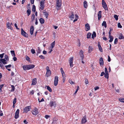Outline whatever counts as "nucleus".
Returning a JSON list of instances; mask_svg holds the SVG:
<instances>
[{
	"label": "nucleus",
	"instance_id": "31",
	"mask_svg": "<svg viewBox=\"0 0 124 124\" xmlns=\"http://www.w3.org/2000/svg\"><path fill=\"white\" fill-rule=\"evenodd\" d=\"M109 37L110 39L109 41V42H112L113 40V37L111 35H109Z\"/></svg>",
	"mask_w": 124,
	"mask_h": 124
},
{
	"label": "nucleus",
	"instance_id": "17",
	"mask_svg": "<svg viewBox=\"0 0 124 124\" xmlns=\"http://www.w3.org/2000/svg\"><path fill=\"white\" fill-rule=\"evenodd\" d=\"M87 120L86 119L85 116L83 117L81 120V123L84 124L86 122Z\"/></svg>",
	"mask_w": 124,
	"mask_h": 124
},
{
	"label": "nucleus",
	"instance_id": "40",
	"mask_svg": "<svg viewBox=\"0 0 124 124\" xmlns=\"http://www.w3.org/2000/svg\"><path fill=\"white\" fill-rule=\"evenodd\" d=\"M36 8L35 6V5H33L32 7V11L34 12L35 11Z\"/></svg>",
	"mask_w": 124,
	"mask_h": 124
},
{
	"label": "nucleus",
	"instance_id": "54",
	"mask_svg": "<svg viewBox=\"0 0 124 124\" xmlns=\"http://www.w3.org/2000/svg\"><path fill=\"white\" fill-rule=\"evenodd\" d=\"M79 86H78L77 89L74 93V94H75L77 93V92L78 90L79 89Z\"/></svg>",
	"mask_w": 124,
	"mask_h": 124
},
{
	"label": "nucleus",
	"instance_id": "44",
	"mask_svg": "<svg viewBox=\"0 0 124 124\" xmlns=\"http://www.w3.org/2000/svg\"><path fill=\"white\" fill-rule=\"evenodd\" d=\"M44 15L47 18L48 16V14L47 12H45L44 13Z\"/></svg>",
	"mask_w": 124,
	"mask_h": 124
},
{
	"label": "nucleus",
	"instance_id": "19",
	"mask_svg": "<svg viewBox=\"0 0 124 124\" xmlns=\"http://www.w3.org/2000/svg\"><path fill=\"white\" fill-rule=\"evenodd\" d=\"M32 85H36L37 83L36 79L35 78L33 79L32 81Z\"/></svg>",
	"mask_w": 124,
	"mask_h": 124
},
{
	"label": "nucleus",
	"instance_id": "14",
	"mask_svg": "<svg viewBox=\"0 0 124 124\" xmlns=\"http://www.w3.org/2000/svg\"><path fill=\"white\" fill-rule=\"evenodd\" d=\"M7 26L8 29H10L11 30H13L12 28L11 25L8 22L7 23Z\"/></svg>",
	"mask_w": 124,
	"mask_h": 124
},
{
	"label": "nucleus",
	"instance_id": "25",
	"mask_svg": "<svg viewBox=\"0 0 124 124\" xmlns=\"http://www.w3.org/2000/svg\"><path fill=\"white\" fill-rule=\"evenodd\" d=\"M101 11H99L98 12V19L99 20V19L101 18Z\"/></svg>",
	"mask_w": 124,
	"mask_h": 124
},
{
	"label": "nucleus",
	"instance_id": "47",
	"mask_svg": "<svg viewBox=\"0 0 124 124\" xmlns=\"http://www.w3.org/2000/svg\"><path fill=\"white\" fill-rule=\"evenodd\" d=\"M16 98H15L14 99L13 101V105H14L16 103Z\"/></svg>",
	"mask_w": 124,
	"mask_h": 124
},
{
	"label": "nucleus",
	"instance_id": "12",
	"mask_svg": "<svg viewBox=\"0 0 124 124\" xmlns=\"http://www.w3.org/2000/svg\"><path fill=\"white\" fill-rule=\"evenodd\" d=\"M19 109H17L16 111L15 116V118L16 119H17L19 117Z\"/></svg>",
	"mask_w": 124,
	"mask_h": 124
},
{
	"label": "nucleus",
	"instance_id": "48",
	"mask_svg": "<svg viewBox=\"0 0 124 124\" xmlns=\"http://www.w3.org/2000/svg\"><path fill=\"white\" fill-rule=\"evenodd\" d=\"M31 53L33 54H35V50L33 49H31Z\"/></svg>",
	"mask_w": 124,
	"mask_h": 124
},
{
	"label": "nucleus",
	"instance_id": "61",
	"mask_svg": "<svg viewBox=\"0 0 124 124\" xmlns=\"http://www.w3.org/2000/svg\"><path fill=\"white\" fill-rule=\"evenodd\" d=\"M62 77H63V78H65V77H66V76H65V73L64 74H62Z\"/></svg>",
	"mask_w": 124,
	"mask_h": 124
},
{
	"label": "nucleus",
	"instance_id": "28",
	"mask_svg": "<svg viewBox=\"0 0 124 124\" xmlns=\"http://www.w3.org/2000/svg\"><path fill=\"white\" fill-rule=\"evenodd\" d=\"M118 38L120 39H124V37L123 36L122 34H120L119 35Z\"/></svg>",
	"mask_w": 124,
	"mask_h": 124
},
{
	"label": "nucleus",
	"instance_id": "37",
	"mask_svg": "<svg viewBox=\"0 0 124 124\" xmlns=\"http://www.w3.org/2000/svg\"><path fill=\"white\" fill-rule=\"evenodd\" d=\"M104 77L105 78L108 79V73H106L104 74Z\"/></svg>",
	"mask_w": 124,
	"mask_h": 124
},
{
	"label": "nucleus",
	"instance_id": "36",
	"mask_svg": "<svg viewBox=\"0 0 124 124\" xmlns=\"http://www.w3.org/2000/svg\"><path fill=\"white\" fill-rule=\"evenodd\" d=\"M91 34L90 32H89L88 33L87 35V38H90L91 36Z\"/></svg>",
	"mask_w": 124,
	"mask_h": 124
},
{
	"label": "nucleus",
	"instance_id": "2",
	"mask_svg": "<svg viewBox=\"0 0 124 124\" xmlns=\"http://www.w3.org/2000/svg\"><path fill=\"white\" fill-rule=\"evenodd\" d=\"M45 0H41L40 2V8L41 10H43L45 7Z\"/></svg>",
	"mask_w": 124,
	"mask_h": 124
},
{
	"label": "nucleus",
	"instance_id": "58",
	"mask_svg": "<svg viewBox=\"0 0 124 124\" xmlns=\"http://www.w3.org/2000/svg\"><path fill=\"white\" fill-rule=\"evenodd\" d=\"M105 72L106 73H108V71L107 70V69L106 68H105Z\"/></svg>",
	"mask_w": 124,
	"mask_h": 124
},
{
	"label": "nucleus",
	"instance_id": "50",
	"mask_svg": "<svg viewBox=\"0 0 124 124\" xmlns=\"http://www.w3.org/2000/svg\"><path fill=\"white\" fill-rule=\"evenodd\" d=\"M4 53H3L1 54H0V57L1 58H2L3 57L4 55Z\"/></svg>",
	"mask_w": 124,
	"mask_h": 124
},
{
	"label": "nucleus",
	"instance_id": "49",
	"mask_svg": "<svg viewBox=\"0 0 124 124\" xmlns=\"http://www.w3.org/2000/svg\"><path fill=\"white\" fill-rule=\"evenodd\" d=\"M6 68L7 69V68H10L11 66V64H9L8 65H6L5 66Z\"/></svg>",
	"mask_w": 124,
	"mask_h": 124
},
{
	"label": "nucleus",
	"instance_id": "62",
	"mask_svg": "<svg viewBox=\"0 0 124 124\" xmlns=\"http://www.w3.org/2000/svg\"><path fill=\"white\" fill-rule=\"evenodd\" d=\"M3 84L1 85H0V90H1V89L2 88V87H3Z\"/></svg>",
	"mask_w": 124,
	"mask_h": 124
},
{
	"label": "nucleus",
	"instance_id": "5",
	"mask_svg": "<svg viewBox=\"0 0 124 124\" xmlns=\"http://www.w3.org/2000/svg\"><path fill=\"white\" fill-rule=\"evenodd\" d=\"M58 77L57 76H56L54 78V85L55 86H56L58 84Z\"/></svg>",
	"mask_w": 124,
	"mask_h": 124
},
{
	"label": "nucleus",
	"instance_id": "38",
	"mask_svg": "<svg viewBox=\"0 0 124 124\" xmlns=\"http://www.w3.org/2000/svg\"><path fill=\"white\" fill-rule=\"evenodd\" d=\"M27 12L28 13V16H29L31 14V11L30 10L28 9L27 10Z\"/></svg>",
	"mask_w": 124,
	"mask_h": 124
},
{
	"label": "nucleus",
	"instance_id": "6",
	"mask_svg": "<svg viewBox=\"0 0 124 124\" xmlns=\"http://www.w3.org/2000/svg\"><path fill=\"white\" fill-rule=\"evenodd\" d=\"M73 57H71L70 58V59L69 60V63L70 64V66L71 67H72L73 66Z\"/></svg>",
	"mask_w": 124,
	"mask_h": 124
},
{
	"label": "nucleus",
	"instance_id": "35",
	"mask_svg": "<svg viewBox=\"0 0 124 124\" xmlns=\"http://www.w3.org/2000/svg\"><path fill=\"white\" fill-rule=\"evenodd\" d=\"M27 65L23 66V70H28V68L27 67Z\"/></svg>",
	"mask_w": 124,
	"mask_h": 124
},
{
	"label": "nucleus",
	"instance_id": "27",
	"mask_svg": "<svg viewBox=\"0 0 124 124\" xmlns=\"http://www.w3.org/2000/svg\"><path fill=\"white\" fill-rule=\"evenodd\" d=\"M96 36V33L95 32H93L92 35V37L93 39Z\"/></svg>",
	"mask_w": 124,
	"mask_h": 124
},
{
	"label": "nucleus",
	"instance_id": "59",
	"mask_svg": "<svg viewBox=\"0 0 124 124\" xmlns=\"http://www.w3.org/2000/svg\"><path fill=\"white\" fill-rule=\"evenodd\" d=\"M50 116L48 115H46L45 116V117L47 119L48 118H49L50 117Z\"/></svg>",
	"mask_w": 124,
	"mask_h": 124
},
{
	"label": "nucleus",
	"instance_id": "23",
	"mask_svg": "<svg viewBox=\"0 0 124 124\" xmlns=\"http://www.w3.org/2000/svg\"><path fill=\"white\" fill-rule=\"evenodd\" d=\"M72 15L70 16L69 17L71 20H73L74 18V15L73 12H71Z\"/></svg>",
	"mask_w": 124,
	"mask_h": 124
},
{
	"label": "nucleus",
	"instance_id": "9",
	"mask_svg": "<svg viewBox=\"0 0 124 124\" xmlns=\"http://www.w3.org/2000/svg\"><path fill=\"white\" fill-rule=\"evenodd\" d=\"M79 54L81 60H83L84 58L83 52L82 50H81L79 53Z\"/></svg>",
	"mask_w": 124,
	"mask_h": 124
},
{
	"label": "nucleus",
	"instance_id": "34",
	"mask_svg": "<svg viewBox=\"0 0 124 124\" xmlns=\"http://www.w3.org/2000/svg\"><path fill=\"white\" fill-rule=\"evenodd\" d=\"M4 59H5L7 61H9V58L8 56L6 55H5Z\"/></svg>",
	"mask_w": 124,
	"mask_h": 124
},
{
	"label": "nucleus",
	"instance_id": "3",
	"mask_svg": "<svg viewBox=\"0 0 124 124\" xmlns=\"http://www.w3.org/2000/svg\"><path fill=\"white\" fill-rule=\"evenodd\" d=\"M102 7L105 10H108V8L107 5L106 4L105 1L104 0H102Z\"/></svg>",
	"mask_w": 124,
	"mask_h": 124
},
{
	"label": "nucleus",
	"instance_id": "55",
	"mask_svg": "<svg viewBox=\"0 0 124 124\" xmlns=\"http://www.w3.org/2000/svg\"><path fill=\"white\" fill-rule=\"evenodd\" d=\"M85 83L86 85L88 83V81L87 79H85Z\"/></svg>",
	"mask_w": 124,
	"mask_h": 124
},
{
	"label": "nucleus",
	"instance_id": "13",
	"mask_svg": "<svg viewBox=\"0 0 124 124\" xmlns=\"http://www.w3.org/2000/svg\"><path fill=\"white\" fill-rule=\"evenodd\" d=\"M55 42L54 41L51 44V46L49 47V49H52L55 46Z\"/></svg>",
	"mask_w": 124,
	"mask_h": 124
},
{
	"label": "nucleus",
	"instance_id": "15",
	"mask_svg": "<svg viewBox=\"0 0 124 124\" xmlns=\"http://www.w3.org/2000/svg\"><path fill=\"white\" fill-rule=\"evenodd\" d=\"M35 67V65L33 64H31L27 65V67L28 68V70H29L32 69L34 68Z\"/></svg>",
	"mask_w": 124,
	"mask_h": 124
},
{
	"label": "nucleus",
	"instance_id": "11",
	"mask_svg": "<svg viewBox=\"0 0 124 124\" xmlns=\"http://www.w3.org/2000/svg\"><path fill=\"white\" fill-rule=\"evenodd\" d=\"M7 61L5 59H0V63H2L4 64H5L7 63Z\"/></svg>",
	"mask_w": 124,
	"mask_h": 124
},
{
	"label": "nucleus",
	"instance_id": "7",
	"mask_svg": "<svg viewBox=\"0 0 124 124\" xmlns=\"http://www.w3.org/2000/svg\"><path fill=\"white\" fill-rule=\"evenodd\" d=\"M50 107H51L53 106L54 108L55 107L56 105L57 104L55 101H51L49 103Z\"/></svg>",
	"mask_w": 124,
	"mask_h": 124
},
{
	"label": "nucleus",
	"instance_id": "56",
	"mask_svg": "<svg viewBox=\"0 0 124 124\" xmlns=\"http://www.w3.org/2000/svg\"><path fill=\"white\" fill-rule=\"evenodd\" d=\"M118 41V39L117 38H116L115 39L114 41V43L115 44H116Z\"/></svg>",
	"mask_w": 124,
	"mask_h": 124
},
{
	"label": "nucleus",
	"instance_id": "8",
	"mask_svg": "<svg viewBox=\"0 0 124 124\" xmlns=\"http://www.w3.org/2000/svg\"><path fill=\"white\" fill-rule=\"evenodd\" d=\"M31 108V107L30 106H27L25 107L23 109V112L27 113L29 111H30V110Z\"/></svg>",
	"mask_w": 124,
	"mask_h": 124
},
{
	"label": "nucleus",
	"instance_id": "45",
	"mask_svg": "<svg viewBox=\"0 0 124 124\" xmlns=\"http://www.w3.org/2000/svg\"><path fill=\"white\" fill-rule=\"evenodd\" d=\"M11 86L12 87V89L11 90V91H14L15 90V87L14 85H11Z\"/></svg>",
	"mask_w": 124,
	"mask_h": 124
},
{
	"label": "nucleus",
	"instance_id": "46",
	"mask_svg": "<svg viewBox=\"0 0 124 124\" xmlns=\"http://www.w3.org/2000/svg\"><path fill=\"white\" fill-rule=\"evenodd\" d=\"M118 26V28H122V26L121 25L120 23H118L117 24Z\"/></svg>",
	"mask_w": 124,
	"mask_h": 124
},
{
	"label": "nucleus",
	"instance_id": "60",
	"mask_svg": "<svg viewBox=\"0 0 124 124\" xmlns=\"http://www.w3.org/2000/svg\"><path fill=\"white\" fill-rule=\"evenodd\" d=\"M105 74V73L104 72H102L101 73V74L100 75L101 76H102Z\"/></svg>",
	"mask_w": 124,
	"mask_h": 124
},
{
	"label": "nucleus",
	"instance_id": "4",
	"mask_svg": "<svg viewBox=\"0 0 124 124\" xmlns=\"http://www.w3.org/2000/svg\"><path fill=\"white\" fill-rule=\"evenodd\" d=\"M32 114L34 115H37L38 113V109L35 108L34 110L31 111Z\"/></svg>",
	"mask_w": 124,
	"mask_h": 124
},
{
	"label": "nucleus",
	"instance_id": "10",
	"mask_svg": "<svg viewBox=\"0 0 124 124\" xmlns=\"http://www.w3.org/2000/svg\"><path fill=\"white\" fill-rule=\"evenodd\" d=\"M22 35L24 37H28V34L24 31L22 28L21 29Z\"/></svg>",
	"mask_w": 124,
	"mask_h": 124
},
{
	"label": "nucleus",
	"instance_id": "64",
	"mask_svg": "<svg viewBox=\"0 0 124 124\" xmlns=\"http://www.w3.org/2000/svg\"><path fill=\"white\" fill-rule=\"evenodd\" d=\"M108 61L109 62H110V61H111L110 58V56H108Z\"/></svg>",
	"mask_w": 124,
	"mask_h": 124
},
{
	"label": "nucleus",
	"instance_id": "30",
	"mask_svg": "<svg viewBox=\"0 0 124 124\" xmlns=\"http://www.w3.org/2000/svg\"><path fill=\"white\" fill-rule=\"evenodd\" d=\"M39 21L41 24H43L44 23V19L42 18H40L39 20Z\"/></svg>",
	"mask_w": 124,
	"mask_h": 124
},
{
	"label": "nucleus",
	"instance_id": "52",
	"mask_svg": "<svg viewBox=\"0 0 124 124\" xmlns=\"http://www.w3.org/2000/svg\"><path fill=\"white\" fill-rule=\"evenodd\" d=\"M39 57L41 59H44V57L42 55H40Z\"/></svg>",
	"mask_w": 124,
	"mask_h": 124
},
{
	"label": "nucleus",
	"instance_id": "16",
	"mask_svg": "<svg viewBox=\"0 0 124 124\" xmlns=\"http://www.w3.org/2000/svg\"><path fill=\"white\" fill-rule=\"evenodd\" d=\"M34 27L33 26H31L30 27V34L32 35L33 33V31L34 30Z\"/></svg>",
	"mask_w": 124,
	"mask_h": 124
},
{
	"label": "nucleus",
	"instance_id": "26",
	"mask_svg": "<svg viewBox=\"0 0 124 124\" xmlns=\"http://www.w3.org/2000/svg\"><path fill=\"white\" fill-rule=\"evenodd\" d=\"M46 87L47 89L50 92H51L52 90L51 88L48 86H46Z\"/></svg>",
	"mask_w": 124,
	"mask_h": 124
},
{
	"label": "nucleus",
	"instance_id": "63",
	"mask_svg": "<svg viewBox=\"0 0 124 124\" xmlns=\"http://www.w3.org/2000/svg\"><path fill=\"white\" fill-rule=\"evenodd\" d=\"M34 91L32 90L30 93V94H34Z\"/></svg>",
	"mask_w": 124,
	"mask_h": 124
},
{
	"label": "nucleus",
	"instance_id": "21",
	"mask_svg": "<svg viewBox=\"0 0 124 124\" xmlns=\"http://www.w3.org/2000/svg\"><path fill=\"white\" fill-rule=\"evenodd\" d=\"M98 46L99 48V49L100 51L101 52H102L103 51L102 49V47H101L100 45V42L98 43Z\"/></svg>",
	"mask_w": 124,
	"mask_h": 124
},
{
	"label": "nucleus",
	"instance_id": "43",
	"mask_svg": "<svg viewBox=\"0 0 124 124\" xmlns=\"http://www.w3.org/2000/svg\"><path fill=\"white\" fill-rule=\"evenodd\" d=\"M0 66L1 68H2V69H4V65L2 63H0Z\"/></svg>",
	"mask_w": 124,
	"mask_h": 124
},
{
	"label": "nucleus",
	"instance_id": "22",
	"mask_svg": "<svg viewBox=\"0 0 124 124\" xmlns=\"http://www.w3.org/2000/svg\"><path fill=\"white\" fill-rule=\"evenodd\" d=\"M85 26L86 28V31H88L90 29V27L88 23H87L85 25Z\"/></svg>",
	"mask_w": 124,
	"mask_h": 124
},
{
	"label": "nucleus",
	"instance_id": "20",
	"mask_svg": "<svg viewBox=\"0 0 124 124\" xmlns=\"http://www.w3.org/2000/svg\"><path fill=\"white\" fill-rule=\"evenodd\" d=\"M100 64L101 65H103V61L102 57L99 60Z\"/></svg>",
	"mask_w": 124,
	"mask_h": 124
},
{
	"label": "nucleus",
	"instance_id": "42",
	"mask_svg": "<svg viewBox=\"0 0 124 124\" xmlns=\"http://www.w3.org/2000/svg\"><path fill=\"white\" fill-rule=\"evenodd\" d=\"M11 53L12 56H15V54L14 51L12 50L11 51Z\"/></svg>",
	"mask_w": 124,
	"mask_h": 124
},
{
	"label": "nucleus",
	"instance_id": "57",
	"mask_svg": "<svg viewBox=\"0 0 124 124\" xmlns=\"http://www.w3.org/2000/svg\"><path fill=\"white\" fill-rule=\"evenodd\" d=\"M99 87L98 86H97L94 87V89L95 90H96L98 89H99Z\"/></svg>",
	"mask_w": 124,
	"mask_h": 124
},
{
	"label": "nucleus",
	"instance_id": "29",
	"mask_svg": "<svg viewBox=\"0 0 124 124\" xmlns=\"http://www.w3.org/2000/svg\"><path fill=\"white\" fill-rule=\"evenodd\" d=\"M93 48L91 46H89V47L88 52L91 53L93 51Z\"/></svg>",
	"mask_w": 124,
	"mask_h": 124
},
{
	"label": "nucleus",
	"instance_id": "32",
	"mask_svg": "<svg viewBox=\"0 0 124 124\" xmlns=\"http://www.w3.org/2000/svg\"><path fill=\"white\" fill-rule=\"evenodd\" d=\"M84 7L85 8H86L87 7V2L86 1H84Z\"/></svg>",
	"mask_w": 124,
	"mask_h": 124
},
{
	"label": "nucleus",
	"instance_id": "24",
	"mask_svg": "<svg viewBox=\"0 0 124 124\" xmlns=\"http://www.w3.org/2000/svg\"><path fill=\"white\" fill-rule=\"evenodd\" d=\"M75 19L73 20V22H75L78 19V15L77 14H76L75 15Z\"/></svg>",
	"mask_w": 124,
	"mask_h": 124
},
{
	"label": "nucleus",
	"instance_id": "39",
	"mask_svg": "<svg viewBox=\"0 0 124 124\" xmlns=\"http://www.w3.org/2000/svg\"><path fill=\"white\" fill-rule=\"evenodd\" d=\"M119 100L121 102L124 103V98H121L119 99Z\"/></svg>",
	"mask_w": 124,
	"mask_h": 124
},
{
	"label": "nucleus",
	"instance_id": "1",
	"mask_svg": "<svg viewBox=\"0 0 124 124\" xmlns=\"http://www.w3.org/2000/svg\"><path fill=\"white\" fill-rule=\"evenodd\" d=\"M61 0H57L56 4V8L58 10L60 9V7L61 6Z\"/></svg>",
	"mask_w": 124,
	"mask_h": 124
},
{
	"label": "nucleus",
	"instance_id": "53",
	"mask_svg": "<svg viewBox=\"0 0 124 124\" xmlns=\"http://www.w3.org/2000/svg\"><path fill=\"white\" fill-rule=\"evenodd\" d=\"M35 17V16L34 14H33L32 15V20L33 21Z\"/></svg>",
	"mask_w": 124,
	"mask_h": 124
},
{
	"label": "nucleus",
	"instance_id": "33",
	"mask_svg": "<svg viewBox=\"0 0 124 124\" xmlns=\"http://www.w3.org/2000/svg\"><path fill=\"white\" fill-rule=\"evenodd\" d=\"M102 26H104L105 28H106L107 27V24H106V22L105 21H103L102 23Z\"/></svg>",
	"mask_w": 124,
	"mask_h": 124
},
{
	"label": "nucleus",
	"instance_id": "51",
	"mask_svg": "<svg viewBox=\"0 0 124 124\" xmlns=\"http://www.w3.org/2000/svg\"><path fill=\"white\" fill-rule=\"evenodd\" d=\"M69 82L71 84H74V82L72 81L71 80H69Z\"/></svg>",
	"mask_w": 124,
	"mask_h": 124
},
{
	"label": "nucleus",
	"instance_id": "18",
	"mask_svg": "<svg viewBox=\"0 0 124 124\" xmlns=\"http://www.w3.org/2000/svg\"><path fill=\"white\" fill-rule=\"evenodd\" d=\"M51 74V71L50 70H48L47 71L46 74V76L48 77V76H50Z\"/></svg>",
	"mask_w": 124,
	"mask_h": 124
},
{
	"label": "nucleus",
	"instance_id": "41",
	"mask_svg": "<svg viewBox=\"0 0 124 124\" xmlns=\"http://www.w3.org/2000/svg\"><path fill=\"white\" fill-rule=\"evenodd\" d=\"M114 17L116 20H118V16L117 15H115L114 16Z\"/></svg>",
	"mask_w": 124,
	"mask_h": 124
}]
</instances>
